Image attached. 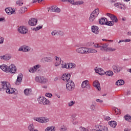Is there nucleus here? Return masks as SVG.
Segmentation results:
<instances>
[{"label": "nucleus", "instance_id": "1", "mask_svg": "<svg viewBox=\"0 0 131 131\" xmlns=\"http://www.w3.org/2000/svg\"><path fill=\"white\" fill-rule=\"evenodd\" d=\"M2 88L0 87V91H6L7 94H14L15 89L11 88V84L7 81H1Z\"/></svg>", "mask_w": 131, "mask_h": 131}, {"label": "nucleus", "instance_id": "2", "mask_svg": "<svg viewBox=\"0 0 131 131\" xmlns=\"http://www.w3.org/2000/svg\"><path fill=\"white\" fill-rule=\"evenodd\" d=\"M0 68L3 71L7 73H9V72H10V73H15L17 70V68L15 64H11L9 67H8V66L6 64H2L0 66Z\"/></svg>", "mask_w": 131, "mask_h": 131}, {"label": "nucleus", "instance_id": "3", "mask_svg": "<svg viewBox=\"0 0 131 131\" xmlns=\"http://www.w3.org/2000/svg\"><path fill=\"white\" fill-rule=\"evenodd\" d=\"M35 81L36 82H39V83H42V84H45V83H47L49 80H48V78H45L43 76H40V78L39 77H36Z\"/></svg>", "mask_w": 131, "mask_h": 131}, {"label": "nucleus", "instance_id": "4", "mask_svg": "<svg viewBox=\"0 0 131 131\" xmlns=\"http://www.w3.org/2000/svg\"><path fill=\"white\" fill-rule=\"evenodd\" d=\"M75 86V85L74 84V82H73L72 80L68 81V83L66 84L67 91H69V92L73 91V90H74Z\"/></svg>", "mask_w": 131, "mask_h": 131}, {"label": "nucleus", "instance_id": "5", "mask_svg": "<svg viewBox=\"0 0 131 131\" xmlns=\"http://www.w3.org/2000/svg\"><path fill=\"white\" fill-rule=\"evenodd\" d=\"M37 101L39 104H42V105H49L50 103V100L42 97H40L38 98Z\"/></svg>", "mask_w": 131, "mask_h": 131}, {"label": "nucleus", "instance_id": "6", "mask_svg": "<svg viewBox=\"0 0 131 131\" xmlns=\"http://www.w3.org/2000/svg\"><path fill=\"white\" fill-rule=\"evenodd\" d=\"M18 31L21 34H26L28 30L27 29L26 27L25 26H20L18 28Z\"/></svg>", "mask_w": 131, "mask_h": 131}, {"label": "nucleus", "instance_id": "7", "mask_svg": "<svg viewBox=\"0 0 131 131\" xmlns=\"http://www.w3.org/2000/svg\"><path fill=\"white\" fill-rule=\"evenodd\" d=\"M34 120L38 121V122H41V123L45 122H48L49 121V119H47L45 117H39V118H34Z\"/></svg>", "mask_w": 131, "mask_h": 131}, {"label": "nucleus", "instance_id": "8", "mask_svg": "<svg viewBox=\"0 0 131 131\" xmlns=\"http://www.w3.org/2000/svg\"><path fill=\"white\" fill-rule=\"evenodd\" d=\"M77 53L79 54H86L88 53V48H79L76 50Z\"/></svg>", "mask_w": 131, "mask_h": 131}, {"label": "nucleus", "instance_id": "9", "mask_svg": "<svg viewBox=\"0 0 131 131\" xmlns=\"http://www.w3.org/2000/svg\"><path fill=\"white\" fill-rule=\"evenodd\" d=\"M48 9H49V10H51L50 12H55V13L61 12V9L56 6H52Z\"/></svg>", "mask_w": 131, "mask_h": 131}, {"label": "nucleus", "instance_id": "10", "mask_svg": "<svg viewBox=\"0 0 131 131\" xmlns=\"http://www.w3.org/2000/svg\"><path fill=\"white\" fill-rule=\"evenodd\" d=\"M114 7L121 9V10H125L126 7L125 4H121L120 3H116L114 4Z\"/></svg>", "mask_w": 131, "mask_h": 131}, {"label": "nucleus", "instance_id": "11", "mask_svg": "<svg viewBox=\"0 0 131 131\" xmlns=\"http://www.w3.org/2000/svg\"><path fill=\"white\" fill-rule=\"evenodd\" d=\"M71 77V75L70 74H68V73H66L65 74H63L62 76V80H67V82L69 81L70 80V77Z\"/></svg>", "mask_w": 131, "mask_h": 131}, {"label": "nucleus", "instance_id": "12", "mask_svg": "<svg viewBox=\"0 0 131 131\" xmlns=\"http://www.w3.org/2000/svg\"><path fill=\"white\" fill-rule=\"evenodd\" d=\"M22 79H23V74H19L17 76V78L16 79V81L15 82V84L16 85H19L21 82H22Z\"/></svg>", "mask_w": 131, "mask_h": 131}, {"label": "nucleus", "instance_id": "13", "mask_svg": "<svg viewBox=\"0 0 131 131\" xmlns=\"http://www.w3.org/2000/svg\"><path fill=\"white\" fill-rule=\"evenodd\" d=\"M113 69L115 73H118L122 70V68L119 67V66L116 65H114L113 66Z\"/></svg>", "mask_w": 131, "mask_h": 131}, {"label": "nucleus", "instance_id": "14", "mask_svg": "<svg viewBox=\"0 0 131 131\" xmlns=\"http://www.w3.org/2000/svg\"><path fill=\"white\" fill-rule=\"evenodd\" d=\"M29 25L30 26H35L37 24V19L36 18H31L29 21Z\"/></svg>", "mask_w": 131, "mask_h": 131}, {"label": "nucleus", "instance_id": "15", "mask_svg": "<svg viewBox=\"0 0 131 131\" xmlns=\"http://www.w3.org/2000/svg\"><path fill=\"white\" fill-rule=\"evenodd\" d=\"M92 31L95 34H98L100 31L99 27L97 26H92Z\"/></svg>", "mask_w": 131, "mask_h": 131}, {"label": "nucleus", "instance_id": "16", "mask_svg": "<svg viewBox=\"0 0 131 131\" xmlns=\"http://www.w3.org/2000/svg\"><path fill=\"white\" fill-rule=\"evenodd\" d=\"M93 86L96 88L98 91H101V86L100 85V82L98 80H95L93 82Z\"/></svg>", "mask_w": 131, "mask_h": 131}, {"label": "nucleus", "instance_id": "17", "mask_svg": "<svg viewBox=\"0 0 131 131\" xmlns=\"http://www.w3.org/2000/svg\"><path fill=\"white\" fill-rule=\"evenodd\" d=\"M41 62L42 63L53 62V58L51 57H44L41 59Z\"/></svg>", "mask_w": 131, "mask_h": 131}, {"label": "nucleus", "instance_id": "18", "mask_svg": "<svg viewBox=\"0 0 131 131\" xmlns=\"http://www.w3.org/2000/svg\"><path fill=\"white\" fill-rule=\"evenodd\" d=\"M97 130L98 131H108V128L105 127L104 126L99 125L97 126Z\"/></svg>", "mask_w": 131, "mask_h": 131}, {"label": "nucleus", "instance_id": "19", "mask_svg": "<svg viewBox=\"0 0 131 131\" xmlns=\"http://www.w3.org/2000/svg\"><path fill=\"white\" fill-rule=\"evenodd\" d=\"M0 58L2 60H4L5 61H8V60H10L12 58L11 56L10 55H4L0 56Z\"/></svg>", "mask_w": 131, "mask_h": 131}, {"label": "nucleus", "instance_id": "20", "mask_svg": "<svg viewBox=\"0 0 131 131\" xmlns=\"http://www.w3.org/2000/svg\"><path fill=\"white\" fill-rule=\"evenodd\" d=\"M108 124L112 127L115 128V127H116V125H117V122H116V121H111L108 122Z\"/></svg>", "mask_w": 131, "mask_h": 131}, {"label": "nucleus", "instance_id": "21", "mask_svg": "<svg viewBox=\"0 0 131 131\" xmlns=\"http://www.w3.org/2000/svg\"><path fill=\"white\" fill-rule=\"evenodd\" d=\"M106 18L105 17H102L101 19H99V23L101 25H105L106 23Z\"/></svg>", "mask_w": 131, "mask_h": 131}, {"label": "nucleus", "instance_id": "22", "mask_svg": "<svg viewBox=\"0 0 131 131\" xmlns=\"http://www.w3.org/2000/svg\"><path fill=\"white\" fill-rule=\"evenodd\" d=\"M99 13L100 10L98 8H97L95 10H94L93 12L91 13V14H92V15H94L95 17H97Z\"/></svg>", "mask_w": 131, "mask_h": 131}, {"label": "nucleus", "instance_id": "23", "mask_svg": "<svg viewBox=\"0 0 131 131\" xmlns=\"http://www.w3.org/2000/svg\"><path fill=\"white\" fill-rule=\"evenodd\" d=\"M124 84V81L122 79L118 80L116 82V85H123Z\"/></svg>", "mask_w": 131, "mask_h": 131}, {"label": "nucleus", "instance_id": "24", "mask_svg": "<svg viewBox=\"0 0 131 131\" xmlns=\"http://www.w3.org/2000/svg\"><path fill=\"white\" fill-rule=\"evenodd\" d=\"M83 4V1H82L74 2V0H73L72 5H73V6H78V5H82Z\"/></svg>", "mask_w": 131, "mask_h": 131}, {"label": "nucleus", "instance_id": "25", "mask_svg": "<svg viewBox=\"0 0 131 131\" xmlns=\"http://www.w3.org/2000/svg\"><path fill=\"white\" fill-rule=\"evenodd\" d=\"M25 12H27V8H26V7H21L19 11V12L20 14H24V13H25Z\"/></svg>", "mask_w": 131, "mask_h": 131}, {"label": "nucleus", "instance_id": "26", "mask_svg": "<svg viewBox=\"0 0 131 131\" xmlns=\"http://www.w3.org/2000/svg\"><path fill=\"white\" fill-rule=\"evenodd\" d=\"M114 24V21H108V19H106L105 25H107V26H113Z\"/></svg>", "mask_w": 131, "mask_h": 131}, {"label": "nucleus", "instance_id": "27", "mask_svg": "<svg viewBox=\"0 0 131 131\" xmlns=\"http://www.w3.org/2000/svg\"><path fill=\"white\" fill-rule=\"evenodd\" d=\"M96 18H97V16H95V15L91 13L90 16L89 17L90 22H93L95 20V19H96Z\"/></svg>", "mask_w": 131, "mask_h": 131}, {"label": "nucleus", "instance_id": "28", "mask_svg": "<svg viewBox=\"0 0 131 131\" xmlns=\"http://www.w3.org/2000/svg\"><path fill=\"white\" fill-rule=\"evenodd\" d=\"M87 53H89V54H91L92 53H98V51L93 49H87Z\"/></svg>", "mask_w": 131, "mask_h": 131}, {"label": "nucleus", "instance_id": "29", "mask_svg": "<svg viewBox=\"0 0 131 131\" xmlns=\"http://www.w3.org/2000/svg\"><path fill=\"white\" fill-rule=\"evenodd\" d=\"M111 20H112V21H114V22H115L116 23H117V22H118V19H117V17L115 15H114V14H113L111 17Z\"/></svg>", "mask_w": 131, "mask_h": 131}, {"label": "nucleus", "instance_id": "30", "mask_svg": "<svg viewBox=\"0 0 131 131\" xmlns=\"http://www.w3.org/2000/svg\"><path fill=\"white\" fill-rule=\"evenodd\" d=\"M88 82H89V80H86L82 82L81 84V88L82 89H84L86 86V85L88 84Z\"/></svg>", "mask_w": 131, "mask_h": 131}, {"label": "nucleus", "instance_id": "31", "mask_svg": "<svg viewBox=\"0 0 131 131\" xmlns=\"http://www.w3.org/2000/svg\"><path fill=\"white\" fill-rule=\"evenodd\" d=\"M75 67H76V64L73 63H70L68 64V69L75 68Z\"/></svg>", "mask_w": 131, "mask_h": 131}, {"label": "nucleus", "instance_id": "32", "mask_svg": "<svg viewBox=\"0 0 131 131\" xmlns=\"http://www.w3.org/2000/svg\"><path fill=\"white\" fill-rule=\"evenodd\" d=\"M105 74L107 76H113V72L112 71H107L105 72Z\"/></svg>", "mask_w": 131, "mask_h": 131}, {"label": "nucleus", "instance_id": "33", "mask_svg": "<svg viewBox=\"0 0 131 131\" xmlns=\"http://www.w3.org/2000/svg\"><path fill=\"white\" fill-rule=\"evenodd\" d=\"M31 50V48L28 46H26L25 45L24 46V52H29Z\"/></svg>", "mask_w": 131, "mask_h": 131}, {"label": "nucleus", "instance_id": "34", "mask_svg": "<svg viewBox=\"0 0 131 131\" xmlns=\"http://www.w3.org/2000/svg\"><path fill=\"white\" fill-rule=\"evenodd\" d=\"M55 127H48L46 129L45 131H55Z\"/></svg>", "mask_w": 131, "mask_h": 131}, {"label": "nucleus", "instance_id": "35", "mask_svg": "<svg viewBox=\"0 0 131 131\" xmlns=\"http://www.w3.org/2000/svg\"><path fill=\"white\" fill-rule=\"evenodd\" d=\"M29 131H33L34 130V126L33 125V124H31L29 125V126L28 127Z\"/></svg>", "mask_w": 131, "mask_h": 131}, {"label": "nucleus", "instance_id": "36", "mask_svg": "<svg viewBox=\"0 0 131 131\" xmlns=\"http://www.w3.org/2000/svg\"><path fill=\"white\" fill-rule=\"evenodd\" d=\"M41 28H42V26H38L36 28H33L32 30H33L34 31H38V30H39V29H41Z\"/></svg>", "mask_w": 131, "mask_h": 131}, {"label": "nucleus", "instance_id": "37", "mask_svg": "<svg viewBox=\"0 0 131 131\" xmlns=\"http://www.w3.org/2000/svg\"><path fill=\"white\" fill-rule=\"evenodd\" d=\"M124 118L125 119V120H126L127 121H129L130 116L129 115H126L124 116Z\"/></svg>", "mask_w": 131, "mask_h": 131}, {"label": "nucleus", "instance_id": "38", "mask_svg": "<svg viewBox=\"0 0 131 131\" xmlns=\"http://www.w3.org/2000/svg\"><path fill=\"white\" fill-rule=\"evenodd\" d=\"M29 91H30V89H27L24 90V94L26 96H28V95H29Z\"/></svg>", "mask_w": 131, "mask_h": 131}, {"label": "nucleus", "instance_id": "39", "mask_svg": "<svg viewBox=\"0 0 131 131\" xmlns=\"http://www.w3.org/2000/svg\"><path fill=\"white\" fill-rule=\"evenodd\" d=\"M29 72H31V73H34V72H36V71H35V70L34 69V67H33V68H30L29 70Z\"/></svg>", "mask_w": 131, "mask_h": 131}, {"label": "nucleus", "instance_id": "40", "mask_svg": "<svg viewBox=\"0 0 131 131\" xmlns=\"http://www.w3.org/2000/svg\"><path fill=\"white\" fill-rule=\"evenodd\" d=\"M75 104V101H71L70 102L68 103L69 107H71L73 106Z\"/></svg>", "mask_w": 131, "mask_h": 131}, {"label": "nucleus", "instance_id": "41", "mask_svg": "<svg viewBox=\"0 0 131 131\" xmlns=\"http://www.w3.org/2000/svg\"><path fill=\"white\" fill-rule=\"evenodd\" d=\"M58 35L63 36V35H64V32L61 31H57V35Z\"/></svg>", "mask_w": 131, "mask_h": 131}, {"label": "nucleus", "instance_id": "42", "mask_svg": "<svg viewBox=\"0 0 131 131\" xmlns=\"http://www.w3.org/2000/svg\"><path fill=\"white\" fill-rule=\"evenodd\" d=\"M38 68H40V65L37 64L35 66H34V69L36 71V70H37V69H38Z\"/></svg>", "mask_w": 131, "mask_h": 131}, {"label": "nucleus", "instance_id": "43", "mask_svg": "<svg viewBox=\"0 0 131 131\" xmlns=\"http://www.w3.org/2000/svg\"><path fill=\"white\" fill-rule=\"evenodd\" d=\"M52 35H58V31L54 30L51 33Z\"/></svg>", "mask_w": 131, "mask_h": 131}, {"label": "nucleus", "instance_id": "44", "mask_svg": "<svg viewBox=\"0 0 131 131\" xmlns=\"http://www.w3.org/2000/svg\"><path fill=\"white\" fill-rule=\"evenodd\" d=\"M101 69H99V68L97 69V67H96V69H95V72L96 73H98V74H100V72L101 71Z\"/></svg>", "mask_w": 131, "mask_h": 131}, {"label": "nucleus", "instance_id": "45", "mask_svg": "<svg viewBox=\"0 0 131 131\" xmlns=\"http://www.w3.org/2000/svg\"><path fill=\"white\" fill-rule=\"evenodd\" d=\"M106 72L103 70V69H101V71L99 72V75H104Z\"/></svg>", "mask_w": 131, "mask_h": 131}, {"label": "nucleus", "instance_id": "46", "mask_svg": "<svg viewBox=\"0 0 131 131\" xmlns=\"http://www.w3.org/2000/svg\"><path fill=\"white\" fill-rule=\"evenodd\" d=\"M68 64H68L65 63L64 64H62L61 66V68H66V69H68V67H67V66H68Z\"/></svg>", "mask_w": 131, "mask_h": 131}, {"label": "nucleus", "instance_id": "47", "mask_svg": "<svg viewBox=\"0 0 131 131\" xmlns=\"http://www.w3.org/2000/svg\"><path fill=\"white\" fill-rule=\"evenodd\" d=\"M46 97H48V98H52V97H53V94H51V93H46Z\"/></svg>", "mask_w": 131, "mask_h": 131}, {"label": "nucleus", "instance_id": "48", "mask_svg": "<svg viewBox=\"0 0 131 131\" xmlns=\"http://www.w3.org/2000/svg\"><path fill=\"white\" fill-rule=\"evenodd\" d=\"M60 131H66L67 130V128L64 126L61 127L60 129Z\"/></svg>", "mask_w": 131, "mask_h": 131}, {"label": "nucleus", "instance_id": "49", "mask_svg": "<svg viewBox=\"0 0 131 131\" xmlns=\"http://www.w3.org/2000/svg\"><path fill=\"white\" fill-rule=\"evenodd\" d=\"M18 51L19 52H24V46L20 47L19 48Z\"/></svg>", "mask_w": 131, "mask_h": 131}, {"label": "nucleus", "instance_id": "50", "mask_svg": "<svg viewBox=\"0 0 131 131\" xmlns=\"http://www.w3.org/2000/svg\"><path fill=\"white\" fill-rule=\"evenodd\" d=\"M96 109V107L95 106V105L92 104L91 105V111H94Z\"/></svg>", "mask_w": 131, "mask_h": 131}, {"label": "nucleus", "instance_id": "51", "mask_svg": "<svg viewBox=\"0 0 131 131\" xmlns=\"http://www.w3.org/2000/svg\"><path fill=\"white\" fill-rule=\"evenodd\" d=\"M61 2H68V3H70V4H71L72 5V3L73 2V0H61Z\"/></svg>", "mask_w": 131, "mask_h": 131}, {"label": "nucleus", "instance_id": "52", "mask_svg": "<svg viewBox=\"0 0 131 131\" xmlns=\"http://www.w3.org/2000/svg\"><path fill=\"white\" fill-rule=\"evenodd\" d=\"M5 11L6 13H7V14H8V15H10L9 8H6Z\"/></svg>", "mask_w": 131, "mask_h": 131}, {"label": "nucleus", "instance_id": "53", "mask_svg": "<svg viewBox=\"0 0 131 131\" xmlns=\"http://www.w3.org/2000/svg\"><path fill=\"white\" fill-rule=\"evenodd\" d=\"M108 46H109V44L108 43H105L102 45V46L103 47L104 49H107V48H108Z\"/></svg>", "mask_w": 131, "mask_h": 131}, {"label": "nucleus", "instance_id": "54", "mask_svg": "<svg viewBox=\"0 0 131 131\" xmlns=\"http://www.w3.org/2000/svg\"><path fill=\"white\" fill-rule=\"evenodd\" d=\"M108 51H111V52H114V51H116V49L108 47Z\"/></svg>", "mask_w": 131, "mask_h": 131}, {"label": "nucleus", "instance_id": "55", "mask_svg": "<svg viewBox=\"0 0 131 131\" xmlns=\"http://www.w3.org/2000/svg\"><path fill=\"white\" fill-rule=\"evenodd\" d=\"M4 40H5L4 37H0V43H4Z\"/></svg>", "mask_w": 131, "mask_h": 131}, {"label": "nucleus", "instance_id": "56", "mask_svg": "<svg viewBox=\"0 0 131 131\" xmlns=\"http://www.w3.org/2000/svg\"><path fill=\"white\" fill-rule=\"evenodd\" d=\"M80 130H83V131H86V128H85V127H82V126H80L79 127Z\"/></svg>", "mask_w": 131, "mask_h": 131}, {"label": "nucleus", "instance_id": "57", "mask_svg": "<svg viewBox=\"0 0 131 131\" xmlns=\"http://www.w3.org/2000/svg\"><path fill=\"white\" fill-rule=\"evenodd\" d=\"M94 47H95V48H101V46L99 44H95Z\"/></svg>", "mask_w": 131, "mask_h": 131}, {"label": "nucleus", "instance_id": "58", "mask_svg": "<svg viewBox=\"0 0 131 131\" xmlns=\"http://www.w3.org/2000/svg\"><path fill=\"white\" fill-rule=\"evenodd\" d=\"M16 5H19V6H21V1L18 0L17 1H16Z\"/></svg>", "mask_w": 131, "mask_h": 131}, {"label": "nucleus", "instance_id": "59", "mask_svg": "<svg viewBox=\"0 0 131 131\" xmlns=\"http://www.w3.org/2000/svg\"><path fill=\"white\" fill-rule=\"evenodd\" d=\"M96 102H98L99 103H103V100L98 99H96Z\"/></svg>", "mask_w": 131, "mask_h": 131}, {"label": "nucleus", "instance_id": "60", "mask_svg": "<svg viewBox=\"0 0 131 131\" xmlns=\"http://www.w3.org/2000/svg\"><path fill=\"white\" fill-rule=\"evenodd\" d=\"M130 41V39H126L124 40V42H129Z\"/></svg>", "mask_w": 131, "mask_h": 131}, {"label": "nucleus", "instance_id": "61", "mask_svg": "<svg viewBox=\"0 0 131 131\" xmlns=\"http://www.w3.org/2000/svg\"><path fill=\"white\" fill-rule=\"evenodd\" d=\"M126 95L127 96H129V95H130V91L127 90L126 92Z\"/></svg>", "mask_w": 131, "mask_h": 131}, {"label": "nucleus", "instance_id": "62", "mask_svg": "<svg viewBox=\"0 0 131 131\" xmlns=\"http://www.w3.org/2000/svg\"><path fill=\"white\" fill-rule=\"evenodd\" d=\"M114 110L115 113H117L116 114H118V108H115Z\"/></svg>", "mask_w": 131, "mask_h": 131}, {"label": "nucleus", "instance_id": "63", "mask_svg": "<svg viewBox=\"0 0 131 131\" xmlns=\"http://www.w3.org/2000/svg\"><path fill=\"white\" fill-rule=\"evenodd\" d=\"M112 14L111 13H107L106 14V16H108V17H110V18H111V17L112 16Z\"/></svg>", "mask_w": 131, "mask_h": 131}, {"label": "nucleus", "instance_id": "64", "mask_svg": "<svg viewBox=\"0 0 131 131\" xmlns=\"http://www.w3.org/2000/svg\"><path fill=\"white\" fill-rule=\"evenodd\" d=\"M104 119L105 120H110V118L109 117H105Z\"/></svg>", "mask_w": 131, "mask_h": 131}]
</instances>
